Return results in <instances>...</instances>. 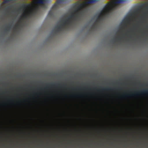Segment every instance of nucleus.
I'll return each instance as SVG.
<instances>
[{"label": "nucleus", "mask_w": 148, "mask_h": 148, "mask_svg": "<svg viewBox=\"0 0 148 148\" xmlns=\"http://www.w3.org/2000/svg\"><path fill=\"white\" fill-rule=\"evenodd\" d=\"M123 29V27H121L120 28V29H121V31H120V30H118V32H120L121 31L122 29Z\"/></svg>", "instance_id": "obj_19"}, {"label": "nucleus", "mask_w": 148, "mask_h": 148, "mask_svg": "<svg viewBox=\"0 0 148 148\" xmlns=\"http://www.w3.org/2000/svg\"><path fill=\"white\" fill-rule=\"evenodd\" d=\"M37 1V3L40 4L38 5L40 8L43 9H46L47 8V5L45 4V3L48 1Z\"/></svg>", "instance_id": "obj_8"}, {"label": "nucleus", "mask_w": 148, "mask_h": 148, "mask_svg": "<svg viewBox=\"0 0 148 148\" xmlns=\"http://www.w3.org/2000/svg\"><path fill=\"white\" fill-rule=\"evenodd\" d=\"M121 39H122L120 37L116 38H115L114 39V40L115 41H120V40H121Z\"/></svg>", "instance_id": "obj_13"}, {"label": "nucleus", "mask_w": 148, "mask_h": 148, "mask_svg": "<svg viewBox=\"0 0 148 148\" xmlns=\"http://www.w3.org/2000/svg\"><path fill=\"white\" fill-rule=\"evenodd\" d=\"M96 23H95L92 25V29H95L96 27Z\"/></svg>", "instance_id": "obj_14"}, {"label": "nucleus", "mask_w": 148, "mask_h": 148, "mask_svg": "<svg viewBox=\"0 0 148 148\" xmlns=\"http://www.w3.org/2000/svg\"><path fill=\"white\" fill-rule=\"evenodd\" d=\"M56 3L53 6L51 10L49 12L48 16L50 18L52 17L54 14V12L57 10L59 6V4L60 3L64 1H56Z\"/></svg>", "instance_id": "obj_4"}, {"label": "nucleus", "mask_w": 148, "mask_h": 148, "mask_svg": "<svg viewBox=\"0 0 148 148\" xmlns=\"http://www.w3.org/2000/svg\"><path fill=\"white\" fill-rule=\"evenodd\" d=\"M12 26L10 25H9L5 29V32H7L9 31L10 29H11Z\"/></svg>", "instance_id": "obj_12"}, {"label": "nucleus", "mask_w": 148, "mask_h": 148, "mask_svg": "<svg viewBox=\"0 0 148 148\" xmlns=\"http://www.w3.org/2000/svg\"><path fill=\"white\" fill-rule=\"evenodd\" d=\"M88 3H92L94 2H97L98 1H88Z\"/></svg>", "instance_id": "obj_15"}, {"label": "nucleus", "mask_w": 148, "mask_h": 148, "mask_svg": "<svg viewBox=\"0 0 148 148\" xmlns=\"http://www.w3.org/2000/svg\"><path fill=\"white\" fill-rule=\"evenodd\" d=\"M143 5H142L140 6V8H142L143 7Z\"/></svg>", "instance_id": "obj_20"}, {"label": "nucleus", "mask_w": 148, "mask_h": 148, "mask_svg": "<svg viewBox=\"0 0 148 148\" xmlns=\"http://www.w3.org/2000/svg\"><path fill=\"white\" fill-rule=\"evenodd\" d=\"M62 23L60 25H57L56 26L55 29L51 32V33H58L60 32H61L63 30V29H66L69 26L67 25H65L64 27L63 26V21L62 20L60 21Z\"/></svg>", "instance_id": "obj_7"}, {"label": "nucleus", "mask_w": 148, "mask_h": 148, "mask_svg": "<svg viewBox=\"0 0 148 148\" xmlns=\"http://www.w3.org/2000/svg\"><path fill=\"white\" fill-rule=\"evenodd\" d=\"M4 1V3H7V2H9L10 1H8V0H7V1Z\"/></svg>", "instance_id": "obj_18"}, {"label": "nucleus", "mask_w": 148, "mask_h": 148, "mask_svg": "<svg viewBox=\"0 0 148 148\" xmlns=\"http://www.w3.org/2000/svg\"><path fill=\"white\" fill-rule=\"evenodd\" d=\"M145 94H148V90H144L138 92H135L134 93L132 94H123L122 96L123 97H134L135 96H138L141 95H144Z\"/></svg>", "instance_id": "obj_5"}, {"label": "nucleus", "mask_w": 148, "mask_h": 148, "mask_svg": "<svg viewBox=\"0 0 148 148\" xmlns=\"http://www.w3.org/2000/svg\"><path fill=\"white\" fill-rule=\"evenodd\" d=\"M27 18H24L23 17V15L21 16L18 21V23H17L14 27V30H16L17 29L19 28V27L21 25V23H22L23 21L25 19Z\"/></svg>", "instance_id": "obj_9"}, {"label": "nucleus", "mask_w": 148, "mask_h": 148, "mask_svg": "<svg viewBox=\"0 0 148 148\" xmlns=\"http://www.w3.org/2000/svg\"><path fill=\"white\" fill-rule=\"evenodd\" d=\"M10 9V7H7L6 8V9Z\"/></svg>", "instance_id": "obj_21"}, {"label": "nucleus", "mask_w": 148, "mask_h": 148, "mask_svg": "<svg viewBox=\"0 0 148 148\" xmlns=\"http://www.w3.org/2000/svg\"><path fill=\"white\" fill-rule=\"evenodd\" d=\"M49 84H46L47 87L45 88H46L47 87H48ZM50 84L52 86H59L60 85V84H54V83H51V84Z\"/></svg>", "instance_id": "obj_11"}, {"label": "nucleus", "mask_w": 148, "mask_h": 148, "mask_svg": "<svg viewBox=\"0 0 148 148\" xmlns=\"http://www.w3.org/2000/svg\"><path fill=\"white\" fill-rule=\"evenodd\" d=\"M85 7V4L83 3L79 4L78 6L75 8L74 11V13L79 18V14H81L83 9Z\"/></svg>", "instance_id": "obj_6"}, {"label": "nucleus", "mask_w": 148, "mask_h": 148, "mask_svg": "<svg viewBox=\"0 0 148 148\" xmlns=\"http://www.w3.org/2000/svg\"><path fill=\"white\" fill-rule=\"evenodd\" d=\"M21 8L26 10L23 14V17L25 18H28L30 16L34 15L41 8L38 5L35 6L31 3L23 4Z\"/></svg>", "instance_id": "obj_2"}, {"label": "nucleus", "mask_w": 148, "mask_h": 148, "mask_svg": "<svg viewBox=\"0 0 148 148\" xmlns=\"http://www.w3.org/2000/svg\"><path fill=\"white\" fill-rule=\"evenodd\" d=\"M114 1L112 3H108L106 4L97 17L96 22L98 21L103 19L108 16L112 11L118 7V5L125 2L127 1Z\"/></svg>", "instance_id": "obj_1"}, {"label": "nucleus", "mask_w": 148, "mask_h": 148, "mask_svg": "<svg viewBox=\"0 0 148 148\" xmlns=\"http://www.w3.org/2000/svg\"><path fill=\"white\" fill-rule=\"evenodd\" d=\"M123 22L125 23V21H124V20L123 21Z\"/></svg>", "instance_id": "obj_22"}, {"label": "nucleus", "mask_w": 148, "mask_h": 148, "mask_svg": "<svg viewBox=\"0 0 148 148\" xmlns=\"http://www.w3.org/2000/svg\"><path fill=\"white\" fill-rule=\"evenodd\" d=\"M101 90L103 91L112 90L113 89L107 87L106 88H103Z\"/></svg>", "instance_id": "obj_10"}, {"label": "nucleus", "mask_w": 148, "mask_h": 148, "mask_svg": "<svg viewBox=\"0 0 148 148\" xmlns=\"http://www.w3.org/2000/svg\"><path fill=\"white\" fill-rule=\"evenodd\" d=\"M79 18L75 13L72 12L71 15L68 17L66 19L62 20L63 21V24L62 25L64 27L65 25H67L69 26L71 25L73 23V21L71 20L72 19L74 21H76Z\"/></svg>", "instance_id": "obj_3"}, {"label": "nucleus", "mask_w": 148, "mask_h": 148, "mask_svg": "<svg viewBox=\"0 0 148 148\" xmlns=\"http://www.w3.org/2000/svg\"><path fill=\"white\" fill-rule=\"evenodd\" d=\"M140 9L138 8L135 10V12L138 13Z\"/></svg>", "instance_id": "obj_16"}, {"label": "nucleus", "mask_w": 148, "mask_h": 148, "mask_svg": "<svg viewBox=\"0 0 148 148\" xmlns=\"http://www.w3.org/2000/svg\"><path fill=\"white\" fill-rule=\"evenodd\" d=\"M72 96L73 97H82L81 96L78 95H74V96Z\"/></svg>", "instance_id": "obj_17"}]
</instances>
